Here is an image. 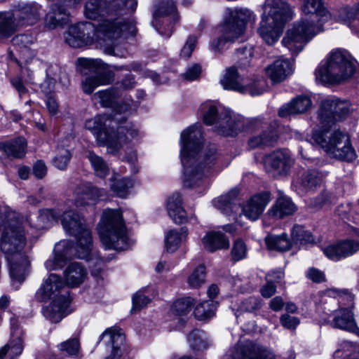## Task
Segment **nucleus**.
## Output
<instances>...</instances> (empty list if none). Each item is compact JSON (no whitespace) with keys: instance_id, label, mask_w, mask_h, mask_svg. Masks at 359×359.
I'll return each instance as SVG.
<instances>
[{"instance_id":"28","label":"nucleus","mask_w":359,"mask_h":359,"mask_svg":"<svg viewBox=\"0 0 359 359\" xmlns=\"http://www.w3.org/2000/svg\"><path fill=\"white\" fill-rule=\"evenodd\" d=\"M114 119H116V123H114L115 126V140L120 143L119 150L124 143L137 136L138 130L132 123L127 122L125 116L120 118L114 116Z\"/></svg>"},{"instance_id":"14","label":"nucleus","mask_w":359,"mask_h":359,"mask_svg":"<svg viewBox=\"0 0 359 359\" xmlns=\"http://www.w3.org/2000/svg\"><path fill=\"white\" fill-rule=\"evenodd\" d=\"M294 165V159L287 149H279L267 155L264 158L266 172L274 177L286 176Z\"/></svg>"},{"instance_id":"25","label":"nucleus","mask_w":359,"mask_h":359,"mask_svg":"<svg viewBox=\"0 0 359 359\" xmlns=\"http://www.w3.org/2000/svg\"><path fill=\"white\" fill-rule=\"evenodd\" d=\"M312 106V101L307 95H299L288 104L283 105L278 111L280 117L300 114L306 112Z\"/></svg>"},{"instance_id":"23","label":"nucleus","mask_w":359,"mask_h":359,"mask_svg":"<svg viewBox=\"0 0 359 359\" xmlns=\"http://www.w3.org/2000/svg\"><path fill=\"white\" fill-rule=\"evenodd\" d=\"M71 302L68 292L61 294L43 310V316L52 323H59L66 315L67 309Z\"/></svg>"},{"instance_id":"16","label":"nucleus","mask_w":359,"mask_h":359,"mask_svg":"<svg viewBox=\"0 0 359 359\" xmlns=\"http://www.w3.org/2000/svg\"><path fill=\"white\" fill-rule=\"evenodd\" d=\"M102 341L109 354L104 359H121L123 354L125 335L118 328H107L100 336V341Z\"/></svg>"},{"instance_id":"61","label":"nucleus","mask_w":359,"mask_h":359,"mask_svg":"<svg viewBox=\"0 0 359 359\" xmlns=\"http://www.w3.org/2000/svg\"><path fill=\"white\" fill-rule=\"evenodd\" d=\"M197 40V36L194 35H191L188 37L180 52V56L182 57L187 59L191 55L192 52L196 48Z\"/></svg>"},{"instance_id":"46","label":"nucleus","mask_w":359,"mask_h":359,"mask_svg":"<svg viewBox=\"0 0 359 359\" xmlns=\"http://www.w3.org/2000/svg\"><path fill=\"white\" fill-rule=\"evenodd\" d=\"M265 243L270 250L287 251L291 248V243L285 233L280 236L269 235L266 237Z\"/></svg>"},{"instance_id":"17","label":"nucleus","mask_w":359,"mask_h":359,"mask_svg":"<svg viewBox=\"0 0 359 359\" xmlns=\"http://www.w3.org/2000/svg\"><path fill=\"white\" fill-rule=\"evenodd\" d=\"M82 0H64V4H55L50 8L45 18V27L53 29L66 24L69 21V13L68 8H74Z\"/></svg>"},{"instance_id":"27","label":"nucleus","mask_w":359,"mask_h":359,"mask_svg":"<svg viewBox=\"0 0 359 359\" xmlns=\"http://www.w3.org/2000/svg\"><path fill=\"white\" fill-rule=\"evenodd\" d=\"M266 73L273 82L279 83L292 73V67L287 59L279 58L266 68Z\"/></svg>"},{"instance_id":"37","label":"nucleus","mask_w":359,"mask_h":359,"mask_svg":"<svg viewBox=\"0 0 359 359\" xmlns=\"http://www.w3.org/2000/svg\"><path fill=\"white\" fill-rule=\"evenodd\" d=\"M20 26L13 11L0 13V39L10 37Z\"/></svg>"},{"instance_id":"44","label":"nucleus","mask_w":359,"mask_h":359,"mask_svg":"<svg viewBox=\"0 0 359 359\" xmlns=\"http://www.w3.org/2000/svg\"><path fill=\"white\" fill-rule=\"evenodd\" d=\"M334 356L344 359L359 358V344L348 341H344L339 344L334 351Z\"/></svg>"},{"instance_id":"34","label":"nucleus","mask_w":359,"mask_h":359,"mask_svg":"<svg viewBox=\"0 0 359 359\" xmlns=\"http://www.w3.org/2000/svg\"><path fill=\"white\" fill-rule=\"evenodd\" d=\"M86 275V269L78 262L70 264L65 271V280L71 287H77L81 284Z\"/></svg>"},{"instance_id":"29","label":"nucleus","mask_w":359,"mask_h":359,"mask_svg":"<svg viewBox=\"0 0 359 359\" xmlns=\"http://www.w3.org/2000/svg\"><path fill=\"white\" fill-rule=\"evenodd\" d=\"M27 142L23 137L0 142V151L10 158H21L26 154Z\"/></svg>"},{"instance_id":"42","label":"nucleus","mask_w":359,"mask_h":359,"mask_svg":"<svg viewBox=\"0 0 359 359\" xmlns=\"http://www.w3.org/2000/svg\"><path fill=\"white\" fill-rule=\"evenodd\" d=\"M187 229L182 227L180 231L172 229L169 231L165 236V248L168 252H174L178 248L180 243L186 238Z\"/></svg>"},{"instance_id":"59","label":"nucleus","mask_w":359,"mask_h":359,"mask_svg":"<svg viewBox=\"0 0 359 359\" xmlns=\"http://www.w3.org/2000/svg\"><path fill=\"white\" fill-rule=\"evenodd\" d=\"M34 37L31 34H18L12 39V43L19 48H28L33 43Z\"/></svg>"},{"instance_id":"52","label":"nucleus","mask_w":359,"mask_h":359,"mask_svg":"<svg viewBox=\"0 0 359 359\" xmlns=\"http://www.w3.org/2000/svg\"><path fill=\"white\" fill-rule=\"evenodd\" d=\"M188 341L191 348L196 351H202L208 348L205 339V333L200 330H194L188 336Z\"/></svg>"},{"instance_id":"41","label":"nucleus","mask_w":359,"mask_h":359,"mask_svg":"<svg viewBox=\"0 0 359 359\" xmlns=\"http://www.w3.org/2000/svg\"><path fill=\"white\" fill-rule=\"evenodd\" d=\"M110 188L118 196L125 198L129 189L133 186V182L128 178H121L117 175H113L110 178Z\"/></svg>"},{"instance_id":"24","label":"nucleus","mask_w":359,"mask_h":359,"mask_svg":"<svg viewBox=\"0 0 359 359\" xmlns=\"http://www.w3.org/2000/svg\"><path fill=\"white\" fill-rule=\"evenodd\" d=\"M270 201V194L262 192L252 196L242 208L245 216L250 220L257 219Z\"/></svg>"},{"instance_id":"33","label":"nucleus","mask_w":359,"mask_h":359,"mask_svg":"<svg viewBox=\"0 0 359 359\" xmlns=\"http://www.w3.org/2000/svg\"><path fill=\"white\" fill-rule=\"evenodd\" d=\"M136 0H111L107 3V15H124L136 10Z\"/></svg>"},{"instance_id":"49","label":"nucleus","mask_w":359,"mask_h":359,"mask_svg":"<svg viewBox=\"0 0 359 359\" xmlns=\"http://www.w3.org/2000/svg\"><path fill=\"white\" fill-rule=\"evenodd\" d=\"M253 57V47L252 46H243L236 49L233 60L236 61L241 68L248 67Z\"/></svg>"},{"instance_id":"40","label":"nucleus","mask_w":359,"mask_h":359,"mask_svg":"<svg viewBox=\"0 0 359 359\" xmlns=\"http://www.w3.org/2000/svg\"><path fill=\"white\" fill-rule=\"evenodd\" d=\"M107 14V3L104 0H88L84 6V15L90 20H96Z\"/></svg>"},{"instance_id":"56","label":"nucleus","mask_w":359,"mask_h":359,"mask_svg":"<svg viewBox=\"0 0 359 359\" xmlns=\"http://www.w3.org/2000/svg\"><path fill=\"white\" fill-rule=\"evenodd\" d=\"M248 248L241 239H237L234 241L231 251V259L233 262H236L245 259L247 257Z\"/></svg>"},{"instance_id":"22","label":"nucleus","mask_w":359,"mask_h":359,"mask_svg":"<svg viewBox=\"0 0 359 359\" xmlns=\"http://www.w3.org/2000/svg\"><path fill=\"white\" fill-rule=\"evenodd\" d=\"M233 359H276L267 347L252 342L246 343L235 353Z\"/></svg>"},{"instance_id":"62","label":"nucleus","mask_w":359,"mask_h":359,"mask_svg":"<svg viewBox=\"0 0 359 359\" xmlns=\"http://www.w3.org/2000/svg\"><path fill=\"white\" fill-rule=\"evenodd\" d=\"M261 307V299L255 297H250L242 302L241 308L247 312H253Z\"/></svg>"},{"instance_id":"39","label":"nucleus","mask_w":359,"mask_h":359,"mask_svg":"<svg viewBox=\"0 0 359 359\" xmlns=\"http://www.w3.org/2000/svg\"><path fill=\"white\" fill-rule=\"evenodd\" d=\"M295 211L296 207L291 199L285 196H280L271 208V214L277 218H283L292 215Z\"/></svg>"},{"instance_id":"55","label":"nucleus","mask_w":359,"mask_h":359,"mask_svg":"<svg viewBox=\"0 0 359 359\" xmlns=\"http://www.w3.org/2000/svg\"><path fill=\"white\" fill-rule=\"evenodd\" d=\"M193 305L194 299L191 297H184L177 300L173 304L172 310L176 315L182 316L189 313Z\"/></svg>"},{"instance_id":"19","label":"nucleus","mask_w":359,"mask_h":359,"mask_svg":"<svg viewBox=\"0 0 359 359\" xmlns=\"http://www.w3.org/2000/svg\"><path fill=\"white\" fill-rule=\"evenodd\" d=\"M13 13L20 26L33 25L41 17V6L36 2H19L13 6Z\"/></svg>"},{"instance_id":"15","label":"nucleus","mask_w":359,"mask_h":359,"mask_svg":"<svg viewBox=\"0 0 359 359\" xmlns=\"http://www.w3.org/2000/svg\"><path fill=\"white\" fill-rule=\"evenodd\" d=\"M121 96L118 86H112L106 90L95 93L93 99L104 107L112 109L116 114H123L131 111L133 105L126 102H118V99Z\"/></svg>"},{"instance_id":"64","label":"nucleus","mask_w":359,"mask_h":359,"mask_svg":"<svg viewBox=\"0 0 359 359\" xmlns=\"http://www.w3.org/2000/svg\"><path fill=\"white\" fill-rule=\"evenodd\" d=\"M280 323L287 329L294 330L299 324V320L297 317L284 314L280 317Z\"/></svg>"},{"instance_id":"26","label":"nucleus","mask_w":359,"mask_h":359,"mask_svg":"<svg viewBox=\"0 0 359 359\" xmlns=\"http://www.w3.org/2000/svg\"><path fill=\"white\" fill-rule=\"evenodd\" d=\"M331 325L334 327L348 330L359 335V328L355 324L353 314L350 309L342 308L335 311Z\"/></svg>"},{"instance_id":"45","label":"nucleus","mask_w":359,"mask_h":359,"mask_svg":"<svg viewBox=\"0 0 359 359\" xmlns=\"http://www.w3.org/2000/svg\"><path fill=\"white\" fill-rule=\"evenodd\" d=\"M217 303L212 300H208L198 304L194 310V316L199 320H208L215 316Z\"/></svg>"},{"instance_id":"54","label":"nucleus","mask_w":359,"mask_h":359,"mask_svg":"<svg viewBox=\"0 0 359 359\" xmlns=\"http://www.w3.org/2000/svg\"><path fill=\"white\" fill-rule=\"evenodd\" d=\"M205 267L201 264L196 267L188 278L189 285L194 288L201 287L205 281Z\"/></svg>"},{"instance_id":"12","label":"nucleus","mask_w":359,"mask_h":359,"mask_svg":"<svg viewBox=\"0 0 359 359\" xmlns=\"http://www.w3.org/2000/svg\"><path fill=\"white\" fill-rule=\"evenodd\" d=\"M114 123H116V119H114V117L111 118L105 114L98 115L86 120L85 128L93 133L99 144L106 145L108 151L115 154L118 151L120 143L115 140Z\"/></svg>"},{"instance_id":"6","label":"nucleus","mask_w":359,"mask_h":359,"mask_svg":"<svg viewBox=\"0 0 359 359\" xmlns=\"http://www.w3.org/2000/svg\"><path fill=\"white\" fill-rule=\"evenodd\" d=\"M357 65V61L347 50L337 49L331 52L327 62L316 70V79L325 83H340L354 74Z\"/></svg>"},{"instance_id":"38","label":"nucleus","mask_w":359,"mask_h":359,"mask_svg":"<svg viewBox=\"0 0 359 359\" xmlns=\"http://www.w3.org/2000/svg\"><path fill=\"white\" fill-rule=\"evenodd\" d=\"M324 175L317 170L304 172L300 178V187L305 191L313 190L322 183Z\"/></svg>"},{"instance_id":"30","label":"nucleus","mask_w":359,"mask_h":359,"mask_svg":"<svg viewBox=\"0 0 359 359\" xmlns=\"http://www.w3.org/2000/svg\"><path fill=\"white\" fill-rule=\"evenodd\" d=\"M167 210L175 223L182 224L187 221L186 211L182 207V199L180 194L175 193L168 198Z\"/></svg>"},{"instance_id":"11","label":"nucleus","mask_w":359,"mask_h":359,"mask_svg":"<svg viewBox=\"0 0 359 359\" xmlns=\"http://www.w3.org/2000/svg\"><path fill=\"white\" fill-rule=\"evenodd\" d=\"M77 70L86 78L82 81L83 91L88 95L103 85H107L113 80L114 75L105 72V64L100 59L78 58L76 60Z\"/></svg>"},{"instance_id":"13","label":"nucleus","mask_w":359,"mask_h":359,"mask_svg":"<svg viewBox=\"0 0 359 359\" xmlns=\"http://www.w3.org/2000/svg\"><path fill=\"white\" fill-rule=\"evenodd\" d=\"M220 83L225 90H233L242 94L249 93L252 96L262 95L265 90V81L262 79L248 81L241 76L235 66L226 69L220 80Z\"/></svg>"},{"instance_id":"47","label":"nucleus","mask_w":359,"mask_h":359,"mask_svg":"<svg viewBox=\"0 0 359 359\" xmlns=\"http://www.w3.org/2000/svg\"><path fill=\"white\" fill-rule=\"evenodd\" d=\"M60 215V212L54 209L41 210L38 217L40 223L35 224L34 227L38 229L47 228L53 222H57Z\"/></svg>"},{"instance_id":"5","label":"nucleus","mask_w":359,"mask_h":359,"mask_svg":"<svg viewBox=\"0 0 359 359\" xmlns=\"http://www.w3.org/2000/svg\"><path fill=\"white\" fill-rule=\"evenodd\" d=\"M292 10L283 0H266L264 14L257 32L269 45L276 43L285 22L292 18Z\"/></svg>"},{"instance_id":"3","label":"nucleus","mask_w":359,"mask_h":359,"mask_svg":"<svg viewBox=\"0 0 359 359\" xmlns=\"http://www.w3.org/2000/svg\"><path fill=\"white\" fill-rule=\"evenodd\" d=\"M335 97H327L321 102L318 117L322 130L313 133L312 138L331 157L340 161L352 162L356 158L349 135L340 130H330L334 124Z\"/></svg>"},{"instance_id":"53","label":"nucleus","mask_w":359,"mask_h":359,"mask_svg":"<svg viewBox=\"0 0 359 359\" xmlns=\"http://www.w3.org/2000/svg\"><path fill=\"white\" fill-rule=\"evenodd\" d=\"M292 238L294 242L304 245L314 242L312 234L304 230V227L301 225L295 224L292 230Z\"/></svg>"},{"instance_id":"36","label":"nucleus","mask_w":359,"mask_h":359,"mask_svg":"<svg viewBox=\"0 0 359 359\" xmlns=\"http://www.w3.org/2000/svg\"><path fill=\"white\" fill-rule=\"evenodd\" d=\"M238 195V189H232L227 194L221 196L213 201L214 205L219 209L224 214L230 215L231 212L238 208L235 203Z\"/></svg>"},{"instance_id":"60","label":"nucleus","mask_w":359,"mask_h":359,"mask_svg":"<svg viewBox=\"0 0 359 359\" xmlns=\"http://www.w3.org/2000/svg\"><path fill=\"white\" fill-rule=\"evenodd\" d=\"M334 110V123L344 118L349 113V106L348 102H343L337 98Z\"/></svg>"},{"instance_id":"9","label":"nucleus","mask_w":359,"mask_h":359,"mask_svg":"<svg viewBox=\"0 0 359 359\" xmlns=\"http://www.w3.org/2000/svg\"><path fill=\"white\" fill-rule=\"evenodd\" d=\"M26 224L33 226L29 217H26L24 221L23 217L15 212H11L6 216L0 243L1 250L6 258L25 255L23 249L26 243L24 233Z\"/></svg>"},{"instance_id":"1","label":"nucleus","mask_w":359,"mask_h":359,"mask_svg":"<svg viewBox=\"0 0 359 359\" xmlns=\"http://www.w3.org/2000/svg\"><path fill=\"white\" fill-rule=\"evenodd\" d=\"M181 161L184 168L183 184L195 188L203 184L212 172H218L217 153L215 145H202L200 125L194 124L181 133Z\"/></svg>"},{"instance_id":"4","label":"nucleus","mask_w":359,"mask_h":359,"mask_svg":"<svg viewBox=\"0 0 359 359\" xmlns=\"http://www.w3.org/2000/svg\"><path fill=\"white\" fill-rule=\"evenodd\" d=\"M200 111L204 123L206 125L215 124V130L224 136L233 137L245 128H264V125H266L262 118L248 120L240 115H232L224 109L219 111L212 102L202 104Z\"/></svg>"},{"instance_id":"63","label":"nucleus","mask_w":359,"mask_h":359,"mask_svg":"<svg viewBox=\"0 0 359 359\" xmlns=\"http://www.w3.org/2000/svg\"><path fill=\"white\" fill-rule=\"evenodd\" d=\"M114 86H118V90L122 93L123 90H130L135 86V77L132 74H127L120 82Z\"/></svg>"},{"instance_id":"43","label":"nucleus","mask_w":359,"mask_h":359,"mask_svg":"<svg viewBox=\"0 0 359 359\" xmlns=\"http://www.w3.org/2000/svg\"><path fill=\"white\" fill-rule=\"evenodd\" d=\"M87 158L90 161L96 176L104 178L109 175V168L101 156L90 151L87 154Z\"/></svg>"},{"instance_id":"57","label":"nucleus","mask_w":359,"mask_h":359,"mask_svg":"<svg viewBox=\"0 0 359 359\" xmlns=\"http://www.w3.org/2000/svg\"><path fill=\"white\" fill-rule=\"evenodd\" d=\"M71 157L72 154L68 149L58 148L57 154L53 159V163L57 168L64 170L67 168Z\"/></svg>"},{"instance_id":"32","label":"nucleus","mask_w":359,"mask_h":359,"mask_svg":"<svg viewBox=\"0 0 359 359\" xmlns=\"http://www.w3.org/2000/svg\"><path fill=\"white\" fill-rule=\"evenodd\" d=\"M278 135L275 130L268 127L260 134L251 137L248 142V147L251 149L273 146L277 141Z\"/></svg>"},{"instance_id":"20","label":"nucleus","mask_w":359,"mask_h":359,"mask_svg":"<svg viewBox=\"0 0 359 359\" xmlns=\"http://www.w3.org/2000/svg\"><path fill=\"white\" fill-rule=\"evenodd\" d=\"M65 292H68L69 297V292L65 290V285L61 277L50 273L36 292V297L40 302H46L50 299H55Z\"/></svg>"},{"instance_id":"58","label":"nucleus","mask_w":359,"mask_h":359,"mask_svg":"<svg viewBox=\"0 0 359 359\" xmlns=\"http://www.w3.org/2000/svg\"><path fill=\"white\" fill-rule=\"evenodd\" d=\"M151 299L145 296L142 291L136 292L133 297V309L132 311L135 312L141 310L146 306Z\"/></svg>"},{"instance_id":"8","label":"nucleus","mask_w":359,"mask_h":359,"mask_svg":"<svg viewBox=\"0 0 359 359\" xmlns=\"http://www.w3.org/2000/svg\"><path fill=\"white\" fill-rule=\"evenodd\" d=\"M100 237L106 249L125 250L129 246L128 238L119 210L104 211L98 229Z\"/></svg>"},{"instance_id":"51","label":"nucleus","mask_w":359,"mask_h":359,"mask_svg":"<svg viewBox=\"0 0 359 359\" xmlns=\"http://www.w3.org/2000/svg\"><path fill=\"white\" fill-rule=\"evenodd\" d=\"M337 18L345 24L351 20H359V3L353 6H344L338 10Z\"/></svg>"},{"instance_id":"2","label":"nucleus","mask_w":359,"mask_h":359,"mask_svg":"<svg viewBox=\"0 0 359 359\" xmlns=\"http://www.w3.org/2000/svg\"><path fill=\"white\" fill-rule=\"evenodd\" d=\"M137 28L133 20L125 21L116 20L115 21L106 20L97 27L90 22H81L69 27L65 35L66 42L73 48H80L95 39H102L104 41H110L112 44H106L104 53L109 55L123 57L117 52V47L114 44V40L122 35L135 36Z\"/></svg>"},{"instance_id":"50","label":"nucleus","mask_w":359,"mask_h":359,"mask_svg":"<svg viewBox=\"0 0 359 359\" xmlns=\"http://www.w3.org/2000/svg\"><path fill=\"white\" fill-rule=\"evenodd\" d=\"M333 200L334 196L330 192L323 191L317 196L310 198L307 201V205L312 210H318L325 205H330Z\"/></svg>"},{"instance_id":"35","label":"nucleus","mask_w":359,"mask_h":359,"mask_svg":"<svg viewBox=\"0 0 359 359\" xmlns=\"http://www.w3.org/2000/svg\"><path fill=\"white\" fill-rule=\"evenodd\" d=\"M156 10L154 12V18L155 20L152 22V25L162 36L170 37L172 35V29L163 32L158 27L157 19L160 17L172 14L175 11V6L171 0H162L159 5L156 6Z\"/></svg>"},{"instance_id":"18","label":"nucleus","mask_w":359,"mask_h":359,"mask_svg":"<svg viewBox=\"0 0 359 359\" xmlns=\"http://www.w3.org/2000/svg\"><path fill=\"white\" fill-rule=\"evenodd\" d=\"M74 195L75 205L77 207H85L95 205L101 197L106 195V191L90 182H82L76 185Z\"/></svg>"},{"instance_id":"10","label":"nucleus","mask_w":359,"mask_h":359,"mask_svg":"<svg viewBox=\"0 0 359 359\" xmlns=\"http://www.w3.org/2000/svg\"><path fill=\"white\" fill-rule=\"evenodd\" d=\"M61 222L65 231L76 239L77 257L79 259H88L92 250L93 241L84 218L76 212L69 210L63 213Z\"/></svg>"},{"instance_id":"48","label":"nucleus","mask_w":359,"mask_h":359,"mask_svg":"<svg viewBox=\"0 0 359 359\" xmlns=\"http://www.w3.org/2000/svg\"><path fill=\"white\" fill-rule=\"evenodd\" d=\"M57 347L60 352L69 357L78 356L81 350L79 339L76 337L61 342Z\"/></svg>"},{"instance_id":"21","label":"nucleus","mask_w":359,"mask_h":359,"mask_svg":"<svg viewBox=\"0 0 359 359\" xmlns=\"http://www.w3.org/2000/svg\"><path fill=\"white\" fill-rule=\"evenodd\" d=\"M10 266V276L13 286L18 290L29 273L30 262L26 255L6 258Z\"/></svg>"},{"instance_id":"31","label":"nucleus","mask_w":359,"mask_h":359,"mask_svg":"<svg viewBox=\"0 0 359 359\" xmlns=\"http://www.w3.org/2000/svg\"><path fill=\"white\" fill-rule=\"evenodd\" d=\"M202 243L204 248L210 252L229 247V238L220 231L209 232L203 238Z\"/></svg>"},{"instance_id":"7","label":"nucleus","mask_w":359,"mask_h":359,"mask_svg":"<svg viewBox=\"0 0 359 359\" xmlns=\"http://www.w3.org/2000/svg\"><path fill=\"white\" fill-rule=\"evenodd\" d=\"M251 15L248 9L226 8L224 22L220 27L222 35L211 41V50L220 54L227 49L229 44L243 34Z\"/></svg>"}]
</instances>
